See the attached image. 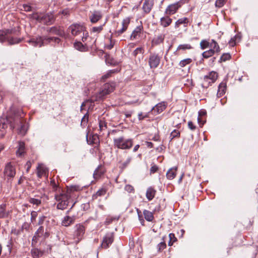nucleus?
<instances>
[{
	"mask_svg": "<svg viewBox=\"0 0 258 258\" xmlns=\"http://www.w3.org/2000/svg\"><path fill=\"white\" fill-rule=\"evenodd\" d=\"M22 117H19L16 116L14 118L10 117L6 118H1L0 119V131L2 132L1 135L2 137H3L5 135V130L8 127V124H10V126L12 130H13L16 126V124H22Z\"/></svg>",
	"mask_w": 258,
	"mask_h": 258,
	"instance_id": "obj_1",
	"label": "nucleus"
},
{
	"mask_svg": "<svg viewBox=\"0 0 258 258\" xmlns=\"http://www.w3.org/2000/svg\"><path fill=\"white\" fill-rule=\"evenodd\" d=\"M71 196L64 191L55 193L54 199L58 202L57 209L62 210L66 209L71 201Z\"/></svg>",
	"mask_w": 258,
	"mask_h": 258,
	"instance_id": "obj_2",
	"label": "nucleus"
},
{
	"mask_svg": "<svg viewBox=\"0 0 258 258\" xmlns=\"http://www.w3.org/2000/svg\"><path fill=\"white\" fill-rule=\"evenodd\" d=\"M114 147L122 150L130 149L133 145V141L131 139H125L123 136L113 139Z\"/></svg>",
	"mask_w": 258,
	"mask_h": 258,
	"instance_id": "obj_3",
	"label": "nucleus"
},
{
	"mask_svg": "<svg viewBox=\"0 0 258 258\" xmlns=\"http://www.w3.org/2000/svg\"><path fill=\"white\" fill-rule=\"evenodd\" d=\"M33 19L36 20L40 23L46 25L51 24L54 21V17L53 13H35L32 16Z\"/></svg>",
	"mask_w": 258,
	"mask_h": 258,
	"instance_id": "obj_4",
	"label": "nucleus"
},
{
	"mask_svg": "<svg viewBox=\"0 0 258 258\" xmlns=\"http://www.w3.org/2000/svg\"><path fill=\"white\" fill-rule=\"evenodd\" d=\"M218 77V74L215 71H211L202 79L201 86L204 88H208L214 83Z\"/></svg>",
	"mask_w": 258,
	"mask_h": 258,
	"instance_id": "obj_5",
	"label": "nucleus"
},
{
	"mask_svg": "<svg viewBox=\"0 0 258 258\" xmlns=\"http://www.w3.org/2000/svg\"><path fill=\"white\" fill-rule=\"evenodd\" d=\"M86 230L85 227L82 224H77L74 227L73 238L77 243L83 238Z\"/></svg>",
	"mask_w": 258,
	"mask_h": 258,
	"instance_id": "obj_6",
	"label": "nucleus"
},
{
	"mask_svg": "<svg viewBox=\"0 0 258 258\" xmlns=\"http://www.w3.org/2000/svg\"><path fill=\"white\" fill-rule=\"evenodd\" d=\"M4 174L8 182H11L16 175V168L11 163H8L5 166Z\"/></svg>",
	"mask_w": 258,
	"mask_h": 258,
	"instance_id": "obj_7",
	"label": "nucleus"
},
{
	"mask_svg": "<svg viewBox=\"0 0 258 258\" xmlns=\"http://www.w3.org/2000/svg\"><path fill=\"white\" fill-rule=\"evenodd\" d=\"M211 49L209 50L204 51L202 55L204 58H208L214 54L216 52L220 51V47L218 44L214 40H212L210 43Z\"/></svg>",
	"mask_w": 258,
	"mask_h": 258,
	"instance_id": "obj_8",
	"label": "nucleus"
},
{
	"mask_svg": "<svg viewBox=\"0 0 258 258\" xmlns=\"http://www.w3.org/2000/svg\"><path fill=\"white\" fill-rule=\"evenodd\" d=\"M68 31L73 36H77L85 31V27L79 24H73L69 26Z\"/></svg>",
	"mask_w": 258,
	"mask_h": 258,
	"instance_id": "obj_9",
	"label": "nucleus"
},
{
	"mask_svg": "<svg viewBox=\"0 0 258 258\" xmlns=\"http://www.w3.org/2000/svg\"><path fill=\"white\" fill-rule=\"evenodd\" d=\"M114 240V236L113 233H107L103 237L100 247L106 249L110 244H112Z\"/></svg>",
	"mask_w": 258,
	"mask_h": 258,
	"instance_id": "obj_10",
	"label": "nucleus"
},
{
	"mask_svg": "<svg viewBox=\"0 0 258 258\" xmlns=\"http://www.w3.org/2000/svg\"><path fill=\"white\" fill-rule=\"evenodd\" d=\"M182 4L183 3L181 1L171 4L167 7L165 12L167 15H173L177 12L178 9L181 7Z\"/></svg>",
	"mask_w": 258,
	"mask_h": 258,
	"instance_id": "obj_11",
	"label": "nucleus"
},
{
	"mask_svg": "<svg viewBox=\"0 0 258 258\" xmlns=\"http://www.w3.org/2000/svg\"><path fill=\"white\" fill-rule=\"evenodd\" d=\"M160 62V57L156 54L152 53L149 58V64L150 68H156L159 64Z\"/></svg>",
	"mask_w": 258,
	"mask_h": 258,
	"instance_id": "obj_12",
	"label": "nucleus"
},
{
	"mask_svg": "<svg viewBox=\"0 0 258 258\" xmlns=\"http://www.w3.org/2000/svg\"><path fill=\"white\" fill-rule=\"evenodd\" d=\"M166 107V104L164 102H160L154 106L151 111L153 112L155 115L161 113Z\"/></svg>",
	"mask_w": 258,
	"mask_h": 258,
	"instance_id": "obj_13",
	"label": "nucleus"
},
{
	"mask_svg": "<svg viewBox=\"0 0 258 258\" xmlns=\"http://www.w3.org/2000/svg\"><path fill=\"white\" fill-rule=\"evenodd\" d=\"M108 94L104 91V90L101 88L100 91L96 95L93 96L91 99V101L94 102L99 100L104 99L106 95Z\"/></svg>",
	"mask_w": 258,
	"mask_h": 258,
	"instance_id": "obj_14",
	"label": "nucleus"
},
{
	"mask_svg": "<svg viewBox=\"0 0 258 258\" xmlns=\"http://www.w3.org/2000/svg\"><path fill=\"white\" fill-rule=\"evenodd\" d=\"M37 176L39 178H41L42 176H44L47 177L48 171L46 167L41 164H39L37 168Z\"/></svg>",
	"mask_w": 258,
	"mask_h": 258,
	"instance_id": "obj_15",
	"label": "nucleus"
},
{
	"mask_svg": "<svg viewBox=\"0 0 258 258\" xmlns=\"http://www.w3.org/2000/svg\"><path fill=\"white\" fill-rule=\"evenodd\" d=\"M154 5V0H145L143 5V9L146 14L149 13L152 10Z\"/></svg>",
	"mask_w": 258,
	"mask_h": 258,
	"instance_id": "obj_16",
	"label": "nucleus"
},
{
	"mask_svg": "<svg viewBox=\"0 0 258 258\" xmlns=\"http://www.w3.org/2000/svg\"><path fill=\"white\" fill-rule=\"evenodd\" d=\"M28 43L34 47H41L43 45L42 38L40 37L32 38L28 41Z\"/></svg>",
	"mask_w": 258,
	"mask_h": 258,
	"instance_id": "obj_17",
	"label": "nucleus"
},
{
	"mask_svg": "<svg viewBox=\"0 0 258 258\" xmlns=\"http://www.w3.org/2000/svg\"><path fill=\"white\" fill-rule=\"evenodd\" d=\"M142 30L143 27L141 26L136 28V29L133 31L131 35V39L132 40H134L140 37L142 32Z\"/></svg>",
	"mask_w": 258,
	"mask_h": 258,
	"instance_id": "obj_18",
	"label": "nucleus"
},
{
	"mask_svg": "<svg viewBox=\"0 0 258 258\" xmlns=\"http://www.w3.org/2000/svg\"><path fill=\"white\" fill-rule=\"evenodd\" d=\"M226 83L224 82H221L218 87V90L217 93V97L219 98L222 96L226 92Z\"/></svg>",
	"mask_w": 258,
	"mask_h": 258,
	"instance_id": "obj_19",
	"label": "nucleus"
},
{
	"mask_svg": "<svg viewBox=\"0 0 258 258\" xmlns=\"http://www.w3.org/2000/svg\"><path fill=\"white\" fill-rule=\"evenodd\" d=\"M104 91L108 94L113 92L115 88V84L114 83H110L105 84L102 88Z\"/></svg>",
	"mask_w": 258,
	"mask_h": 258,
	"instance_id": "obj_20",
	"label": "nucleus"
},
{
	"mask_svg": "<svg viewBox=\"0 0 258 258\" xmlns=\"http://www.w3.org/2000/svg\"><path fill=\"white\" fill-rule=\"evenodd\" d=\"M172 21V19H171L169 16H166L163 17L160 19V25L164 28L167 27L171 24Z\"/></svg>",
	"mask_w": 258,
	"mask_h": 258,
	"instance_id": "obj_21",
	"label": "nucleus"
},
{
	"mask_svg": "<svg viewBox=\"0 0 258 258\" xmlns=\"http://www.w3.org/2000/svg\"><path fill=\"white\" fill-rule=\"evenodd\" d=\"M130 23V19L129 18H126L123 20L122 22V28L120 30H118L117 32L118 35H120L125 31Z\"/></svg>",
	"mask_w": 258,
	"mask_h": 258,
	"instance_id": "obj_22",
	"label": "nucleus"
},
{
	"mask_svg": "<svg viewBox=\"0 0 258 258\" xmlns=\"http://www.w3.org/2000/svg\"><path fill=\"white\" fill-rule=\"evenodd\" d=\"M105 170L102 166H99L93 173V177L95 179H99L104 173Z\"/></svg>",
	"mask_w": 258,
	"mask_h": 258,
	"instance_id": "obj_23",
	"label": "nucleus"
},
{
	"mask_svg": "<svg viewBox=\"0 0 258 258\" xmlns=\"http://www.w3.org/2000/svg\"><path fill=\"white\" fill-rule=\"evenodd\" d=\"M102 18V14L100 12L94 11L90 17L91 22L93 23H96Z\"/></svg>",
	"mask_w": 258,
	"mask_h": 258,
	"instance_id": "obj_24",
	"label": "nucleus"
},
{
	"mask_svg": "<svg viewBox=\"0 0 258 258\" xmlns=\"http://www.w3.org/2000/svg\"><path fill=\"white\" fill-rule=\"evenodd\" d=\"M74 47L80 51L86 52L88 49L86 44H83L81 42H76L74 44Z\"/></svg>",
	"mask_w": 258,
	"mask_h": 258,
	"instance_id": "obj_25",
	"label": "nucleus"
},
{
	"mask_svg": "<svg viewBox=\"0 0 258 258\" xmlns=\"http://www.w3.org/2000/svg\"><path fill=\"white\" fill-rule=\"evenodd\" d=\"M6 204L0 205V218H5L8 217L9 213L6 211Z\"/></svg>",
	"mask_w": 258,
	"mask_h": 258,
	"instance_id": "obj_26",
	"label": "nucleus"
},
{
	"mask_svg": "<svg viewBox=\"0 0 258 258\" xmlns=\"http://www.w3.org/2000/svg\"><path fill=\"white\" fill-rule=\"evenodd\" d=\"M49 32L52 34L59 36H63L64 34L63 30L60 27H51L50 28Z\"/></svg>",
	"mask_w": 258,
	"mask_h": 258,
	"instance_id": "obj_27",
	"label": "nucleus"
},
{
	"mask_svg": "<svg viewBox=\"0 0 258 258\" xmlns=\"http://www.w3.org/2000/svg\"><path fill=\"white\" fill-rule=\"evenodd\" d=\"M156 193L155 189L151 187H149L146 191V197L149 201H151L155 197Z\"/></svg>",
	"mask_w": 258,
	"mask_h": 258,
	"instance_id": "obj_28",
	"label": "nucleus"
},
{
	"mask_svg": "<svg viewBox=\"0 0 258 258\" xmlns=\"http://www.w3.org/2000/svg\"><path fill=\"white\" fill-rule=\"evenodd\" d=\"M31 253L33 258H39L43 255L44 251L35 248L31 249Z\"/></svg>",
	"mask_w": 258,
	"mask_h": 258,
	"instance_id": "obj_29",
	"label": "nucleus"
},
{
	"mask_svg": "<svg viewBox=\"0 0 258 258\" xmlns=\"http://www.w3.org/2000/svg\"><path fill=\"white\" fill-rule=\"evenodd\" d=\"M165 39V34H160L155 36L153 39V43L156 45H158L162 43Z\"/></svg>",
	"mask_w": 258,
	"mask_h": 258,
	"instance_id": "obj_30",
	"label": "nucleus"
},
{
	"mask_svg": "<svg viewBox=\"0 0 258 258\" xmlns=\"http://www.w3.org/2000/svg\"><path fill=\"white\" fill-rule=\"evenodd\" d=\"M25 153V144L22 142H19V148L16 152L18 156H22Z\"/></svg>",
	"mask_w": 258,
	"mask_h": 258,
	"instance_id": "obj_31",
	"label": "nucleus"
},
{
	"mask_svg": "<svg viewBox=\"0 0 258 258\" xmlns=\"http://www.w3.org/2000/svg\"><path fill=\"white\" fill-rule=\"evenodd\" d=\"M177 168L170 169L166 173L167 178L168 179H173L176 176Z\"/></svg>",
	"mask_w": 258,
	"mask_h": 258,
	"instance_id": "obj_32",
	"label": "nucleus"
},
{
	"mask_svg": "<svg viewBox=\"0 0 258 258\" xmlns=\"http://www.w3.org/2000/svg\"><path fill=\"white\" fill-rule=\"evenodd\" d=\"M107 191V189L105 188H101L99 189L95 194L92 196L93 199H97L99 197L104 196Z\"/></svg>",
	"mask_w": 258,
	"mask_h": 258,
	"instance_id": "obj_33",
	"label": "nucleus"
},
{
	"mask_svg": "<svg viewBox=\"0 0 258 258\" xmlns=\"http://www.w3.org/2000/svg\"><path fill=\"white\" fill-rule=\"evenodd\" d=\"M188 21L187 18H182L179 19L175 23V28H177L179 27V26L181 24H184V26H186Z\"/></svg>",
	"mask_w": 258,
	"mask_h": 258,
	"instance_id": "obj_34",
	"label": "nucleus"
},
{
	"mask_svg": "<svg viewBox=\"0 0 258 258\" xmlns=\"http://www.w3.org/2000/svg\"><path fill=\"white\" fill-rule=\"evenodd\" d=\"M73 222V220L72 218L70 216H67L62 219L61 224L64 226L67 227L72 224Z\"/></svg>",
	"mask_w": 258,
	"mask_h": 258,
	"instance_id": "obj_35",
	"label": "nucleus"
},
{
	"mask_svg": "<svg viewBox=\"0 0 258 258\" xmlns=\"http://www.w3.org/2000/svg\"><path fill=\"white\" fill-rule=\"evenodd\" d=\"M192 62V59L190 58H187L180 60L178 63L180 68H183Z\"/></svg>",
	"mask_w": 258,
	"mask_h": 258,
	"instance_id": "obj_36",
	"label": "nucleus"
},
{
	"mask_svg": "<svg viewBox=\"0 0 258 258\" xmlns=\"http://www.w3.org/2000/svg\"><path fill=\"white\" fill-rule=\"evenodd\" d=\"M12 33V30L6 29L0 31V41L3 42L5 39V37L8 34Z\"/></svg>",
	"mask_w": 258,
	"mask_h": 258,
	"instance_id": "obj_37",
	"label": "nucleus"
},
{
	"mask_svg": "<svg viewBox=\"0 0 258 258\" xmlns=\"http://www.w3.org/2000/svg\"><path fill=\"white\" fill-rule=\"evenodd\" d=\"M143 214L144 217L147 221H152L153 220L154 217L152 212L145 210L143 211Z\"/></svg>",
	"mask_w": 258,
	"mask_h": 258,
	"instance_id": "obj_38",
	"label": "nucleus"
},
{
	"mask_svg": "<svg viewBox=\"0 0 258 258\" xmlns=\"http://www.w3.org/2000/svg\"><path fill=\"white\" fill-rule=\"evenodd\" d=\"M28 201L30 204L36 206L40 205L41 203L40 198H29Z\"/></svg>",
	"mask_w": 258,
	"mask_h": 258,
	"instance_id": "obj_39",
	"label": "nucleus"
},
{
	"mask_svg": "<svg viewBox=\"0 0 258 258\" xmlns=\"http://www.w3.org/2000/svg\"><path fill=\"white\" fill-rule=\"evenodd\" d=\"M117 72L118 71L117 70H109L106 74L102 76L101 78V81H104L106 79L109 78L112 74Z\"/></svg>",
	"mask_w": 258,
	"mask_h": 258,
	"instance_id": "obj_40",
	"label": "nucleus"
},
{
	"mask_svg": "<svg viewBox=\"0 0 258 258\" xmlns=\"http://www.w3.org/2000/svg\"><path fill=\"white\" fill-rule=\"evenodd\" d=\"M192 47L189 44H180L178 46L176 50H185L186 49H190Z\"/></svg>",
	"mask_w": 258,
	"mask_h": 258,
	"instance_id": "obj_41",
	"label": "nucleus"
},
{
	"mask_svg": "<svg viewBox=\"0 0 258 258\" xmlns=\"http://www.w3.org/2000/svg\"><path fill=\"white\" fill-rule=\"evenodd\" d=\"M50 184L52 187L53 189L55 191V193L60 192L61 191H63L59 187L56 185L54 180H51Z\"/></svg>",
	"mask_w": 258,
	"mask_h": 258,
	"instance_id": "obj_42",
	"label": "nucleus"
},
{
	"mask_svg": "<svg viewBox=\"0 0 258 258\" xmlns=\"http://www.w3.org/2000/svg\"><path fill=\"white\" fill-rule=\"evenodd\" d=\"M99 130L101 132L105 131L107 129V124L104 121L100 120L99 122Z\"/></svg>",
	"mask_w": 258,
	"mask_h": 258,
	"instance_id": "obj_43",
	"label": "nucleus"
},
{
	"mask_svg": "<svg viewBox=\"0 0 258 258\" xmlns=\"http://www.w3.org/2000/svg\"><path fill=\"white\" fill-rule=\"evenodd\" d=\"M80 187L78 186L77 185H72L69 188L67 189V190L66 191L67 193H68L69 195H71V192L74 191H77L79 190Z\"/></svg>",
	"mask_w": 258,
	"mask_h": 258,
	"instance_id": "obj_44",
	"label": "nucleus"
},
{
	"mask_svg": "<svg viewBox=\"0 0 258 258\" xmlns=\"http://www.w3.org/2000/svg\"><path fill=\"white\" fill-rule=\"evenodd\" d=\"M227 0H216L215 2V7L217 8H222L225 4Z\"/></svg>",
	"mask_w": 258,
	"mask_h": 258,
	"instance_id": "obj_45",
	"label": "nucleus"
},
{
	"mask_svg": "<svg viewBox=\"0 0 258 258\" xmlns=\"http://www.w3.org/2000/svg\"><path fill=\"white\" fill-rule=\"evenodd\" d=\"M27 131V126L25 125H21V127L18 130V133L22 136H24Z\"/></svg>",
	"mask_w": 258,
	"mask_h": 258,
	"instance_id": "obj_46",
	"label": "nucleus"
},
{
	"mask_svg": "<svg viewBox=\"0 0 258 258\" xmlns=\"http://www.w3.org/2000/svg\"><path fill=\"white\" fill-rule=\"evenodd\" d=\"M169 241L168 242L169 246L172 245L173 242L176 241V238L175 237L173 233H170L169 234Z\"/></svg>",
	"mask_w": 258,
	"mask_h": 258,
	"instance_id": "obj_47",
	"label": "nucleus"
},
{
	"mask_svg": "<svg viewBox=\"0 0 258 258\" xmlns=\"http://www.w3.org/2000/svg\"><path fill=\"white\" fill-rule=\"evenodd\" d=\"M210 46V43L207 40H203L200 43V46L201 49H205Z\"/></svg>",
	"mask_w": 258,
	"mask_h": 258,
	"instance_id": "obj_48",
	"label": "nucleus"
},
{
	"mask_svg": "<svg viewBox=\"0 0 258 258\" xmlns=\"http://www.w3.org/2000/svg\"><path fill=\"white\" fill-rule=\"evenodd\" d=\"M180 132L176 130H174L170 134L171 140L176 137H179Z\"/></svg>",
	"mask_w": 258,
	"mask_h": 258,
	"instance_id": "obj_49",
	"label": "nucleus"
},
{
	"mask_svg": "<svg viewBox=\"0 0 258 258\" xmlns=\"http://www.w3.org/2000/svg\"><path fill=\"white\" fill-rule=\"evenodd\" d=\"M8 41L10 44L12 45L19 43L21 41V39L17 38H11Z\"/></svg>",
	"mask_w": 258,
	"mask_h": 258,
	"instance_id": "obj_50",
	"label": "nucleus"
},
{
	"mask_svg": "<svg viewBox=\"0 0 258 258\" xmlns=\"http://www.w3.org/2000/svg\"><path fill=\"white\" fill-rule=\"evenodd\" d=\"M166 247V244L164 242H161L157 245L158 251L160 252Z\"/></svg>",
	"mask_w": 258,
	"mask_h": 258,
	"instance_id": "obj_51",
	"label": "nucleus"
},
{
	"mask_svg": "<svg viewBox=\"0 0 258 258\" xmlns=\"http://www.w3.org/2000/svg\"><path fill=\"white\" fill-rule=\"evenodd\" d=\"M230 58L231 55L229 53H224L221 56L220 59L222 61H225L226 60H229Z\"/></svg>",
	"mask_w": 258,
	"mask_h": 258,
	"instance_id": "obj_52",
	"label": "nucleus"
},
{
	"mask_svg": "<svg viewBox=\"0 0 258 258\" xmlns=\"http://www.w3.org/2000/svg\"><path fill=\"white\" fill-rule=\"evenodd\" d=\"M89 114L88 113H86L83 117L82 119L81 124L83 125H85L88 121Z\"/></svg>",
	"mask_w": 258,
	"mask_h": 258,
	"instance_id": "obj_53",
	"label": "nucleus"
},
{
	"mask_svg": "<svg viewBox=\"0 0 258 258\" xmlns=\"http://www.w3.org/2000/svg\"><path fill=\"white\" fill-rule=\"evenodd\" d=\"M115 44V41L111 40L110 38L109 39V44L105 45V48L108 49H111Z\"/></svg>",
	"mask_w": 258,
	"mask_h": 258,
	"instance_id": "obj_54",
	"label": "nucleus"
},
{
	"mask_svg": "<svg viewBox=\"0 0 258 258\" xmlns=\"http://www.w3.org/2000/svg\"><path fill=\"white\" fill-rule=\"evenodd\" d=\"M23 232L22 229H13L12 230L11 233L15 235H19L21 234Z\"/></svg>",
	"mask_w": 258,
	"mask_h": 258,
	"instance_id": "obj_55",
	"label": "nucleus"
},
{
	"mask_svg": "<svg viewBox=\"0 0 258 258\" xmlns=\"http://www.w3.org/2000/svg\"><path fill=\"white\" fill-rule=\"evenodd\" d=\"M117 220V218L115 217H108L105 221V224L106 225H108L112 222L113 221Z\"/></svg>",
	"mask_w": 258,
	"mask_h": 258,
	"instance_id": "obj_56",
	"label": "nucleus"
},
{
	"mask_svg": "<svg viewBox=\"0 0 258 258\" xmlns=\"http://www.w3.org/2000/svg\"><path fill=\"white\" fill-rule=\"evenodd\" d=\"M124 189L128 192H133L134 191V187L130 184H127L124 187Z\"/></svg>",
	"mask_w": 258,
	"mask_h": 258,
	"instance_id": "obj_57",
	"label": "nucleus"
},
{
	"mask_svg": "<svg viewBox=\"0 0 258 258\" xmlns=\"http://www.w3.org/2000/svg\"><path fill=\"white\" fill-rule=\"evenodd\" d=\"M70 10L69 9H65L58 13V15H62L63 16H68L70 15Z\"/></svg>",
	"mask_w": 258,
	"mask_h": 258,
	"instance_id": "obj_58",
	"label": "nucleus"
},
{
	"mask_svg": "<svg viewBox=\"0 0 258 258\" xmlns=\"http://www.w3.org/2000/svg\"><path fill=\"white\" fill-rule=\"evenodd\" d=\"M103 29L102 26H99L98 27H94L92 28V31L93 32L100 33Z\"/></svg>",
	"mask_w": 258,
	"mask_h": 258,
	"instance_id": "obj_59",
	"label": "nucleus"
},
{
	"mask_svg": "<svg viewBox=\"0 0 258 258\" xmlns=\"http://www.w3.org/2000/svg\"><path fill=\"white\" fill-rule=\"evenodd\" d=\"M143 53V49L141 47H138L134 51H133V55L136 56L138 53Z\"/></svg>",
	"mask_w": 258,
	"mask_h": 258,
	"instance_id": "obj_60",
	"label": "nucleus"
},
{
	"mask_svg": "<svg viewBox=\"0 0 258 258\" xmlns=\"http://www.w3.org/2000/svg\"><path fill=\"white\" fill-rule=\"evenodd\" d=\"M82 33H83V35L82 38V40L83 42H85V41H87V40L89 37V33L86 30L84 32H82Z\"/></svg>",
	"mask_w": 258,
	"mask_h": 258,
	"instance_id": "obj_61",
	"label": "nucleus"
},
{
	"mask_svg": "<svg viewBox=\"0 0 258 258\" xmlns=\"http://www.w3.org/2000/svg\"><path fill=\"white\" fill-rule=\"evenodd\" d=\"M37 216V212L32 211L31 213V221L32 222H33V221H35Z\"/></svg>",
	"mask_w": 258,
	"mask_h": 258,
	"instance_id": "obj_62",
	"label": "nucleus"
},
{
	"mask_svg": "<svg viewBox=\"0 0 258 258\" xmlns=\"http://www.w3.org/2000/svg\"><path fill=\"white\" fill-rule=\"evenodd\" d=\"M158 170V167L157 166L155 165H153L151 167V169H150V173L152 174V173H155L157 171V170Z\"/></svg>",
	"mask_w": 258,
	"mask_h": 258,
	"instance_id": "obj_63",
	"label": "nucleus"
},
{
	"mask_svg": "<svg viewBox=\"0 0 258 258\" xmlns=\"http://www.w3.org/2000/svg\"><path fill=\"white\" fill-rule=\"evenodd\" d=\"M188 126L191 130L194 131L196 130V126L194 124L193 122L191 121L188 122Z\"/></svg>",
	"mask_w": 258,
	"mask_h": 258,
	"instance_id": "obj_64",
	"label": "nucleus"
}]
</instances>
